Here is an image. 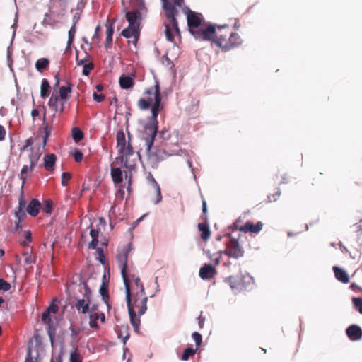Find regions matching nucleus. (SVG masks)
<instances>
[{"label":"nucleus","mask_w":362,"mask_h":362,"mask_svg":"<svg viewBox=\"0 0 362 362\" xmlns=\"http://www.w3.org/2000/svg\"><path fill=\"white\" fill-rule=\"evenodd\" d=\"M100 231L98 229L92 228L90 231V235L92 240L88 243L89 249H95L98 245V236Z\"/></svg>","instance_id":"nucleus-28"},{"label":"nucleus","mask_w":362,"mask_h":362,"mask_svg":"<svg viewBox=\"0 0 362 362\" xmlns=\"http://www.w3.org/2000/svg\"><path fill=\"white\" fill-rule=\"evenodd\" d=\"M124 188V185H121L117 192V196L119 197L121 199H123L124 197L125 192Z\"/></svg>","instance_id":"nucleus-52"},{"label":"nucleus","mask_w":362,"mask_h":362,"mask_svg":"<svg viewBox=\"0 0 362 362\" xmlns=\"http://www.w3.org/2000/svg\"><path fill=\"white\" fill-rule=\"evenodd\" d=\"M6 130L2 125H0V141L5 139Z\"/></svg>","instance_id":"nucleus-57"},{"label":"nucleus","mask_w":362,"mask_h":362,"mask_svg":"<svg viewBox=\"0 0 362 362\" xmlns=\"http://www.w3.org/2000/svg\"><path fill=\"white\" fill-rule=\"evenodd\" d=\"M126 19L131 27H140L141 21L142 19L141 13L138 9L128 11L125 14Z\"/></svg>","instance_id":"nucleus-13"},{"label":"nucleus","mask_w":362,"mask_h":362,"mask_svg":"<svg viewBox=\"0 0 362 362\" xmlns=\"http://www.w3.org/2000/svg\"><path fill=\"white\" fill-rule=\"evenodd\" d=\"M196 353V349H194L192 348H187L186 349L184 350L182 354V356H181V359L182 361H187L189 357L194 356Z\"/></svg>","instance_id":"nucleus-35"},{"label":"nucleus","mask_w":362,"mask_h":362,"mask_svg":"<svg viewBox=\"0 0 362 362\" xmlns=\"http://www.w3.org/2000/svg\"><path fill=\"white\" fill-rule=\"evenodd\" d=\"M78 290L83 293V296L82 298H76V303L74 307L78 313L86 314L89 311V307L91 304L90 295L91 291L89 288L86 282H82L78 285Z\"/></svg>","instance_id":"nucleus-10"},{"label":"nucleus","mask_w":362,"mask_h":362,"mask_svg":"<svg viewBox=\"0 0 362 362\" xmlns=\"http://www.w3.org/2000/svg\"><path fill=\"white\" fill-rule=\"evenodd\" d=\"M33 119H35L36 117H38L40 119H42V127L44 129L45 136L43 137V146H45L47 143V138L49 137L51 132V127H49V124L46 122V115H32Z\"/></svg>","instance_id":"nucleus-19"},{"label":"nucleus","mask_w":362,"mask_h":362,"mask_svg":"<svg viewBox=\"0 0 362 362\" xmlns=\"http://www.w3.org/2000/svg\"><path fill=\"white\" fill-rule=\"evenodd\" d=\"M94 68V65L93 63H88V64H86L83 66V74L84 76H88L90 74V70L93 69Z\"/></svg>","instance_id":"nucleus-41"},{"label":"nucleus","mask_w":362,"mask_h":362,"mask_svg":"<svg viewBox=\"0 0 362 362\" xmlns=\"http://www.w3.org/2000/svg\"><path fill=\"white\" fill-rule=\"evenodd\" d=\"M163 1H164L163 8L165 10L167 18V21L164 23L165 35L167 40L174 42L175 35L180 36V29L176 20L178 11L175 6H181L184 0H173L174 4L168 2L166 0Z\"/></svg>","instance_id":"nucleus-5"},{"label":"nucleus","mask_w":362,"mask_h":362,"mask_svg":"<svg viewBox=\"0 0 362 362\" xmlns=\"http://www.w3.org/2000/svg\"><path fill=\"white\" fill-rule=\"evenodd\" d=\"M199 230L201 232L200 237L203 240H207L211 235V231L209 225L205 223H199L198 224Z\"/></svg>","instance_id":"nucleus-26"},{"label":"nucleus","mask_w":362,"mask_h":362,"mask_svg":"<svg viewBox=\"0 0 362 362\" xmlns=\"http://www.w3.org/2000/svg\"><path fill=\"white\" fill-rule=\"evenodd\" d=\"M33 144V139L29 138L25 141V144L21 148L18 159L23 163L19 175L20 179L22 180V187L25 183L28 175L33 172L40 157V153L38 151H35L31 147Z\"/></svg>","instance_id":"nucleus-3"},{"label":"nucleus","mask_w":362,"mask_h":362,"mask_svg":"<svg viewBox=\"0 0 362 362\" xmlns=\"http://www.w3.org/2000/svg\"><path fill=\"white\" fill-rule=\"evenodd\" d=\"M228 280L230 287L235 293L247 290L251 284H253V279L250 276L241 274L236 276H230Z\"/></svg>","instance_id":"nucleus-11"},{"label":"nucleus","mask_w":362,"mask_h":362,"mask_svg":"<svg viewBox=\"0 0 362 362\" xmlns=\"http://www.w3.org/2000/svg\"><path fill=\"white\" fill-rule=\"evenodd\" d=\"M50 86L49 81L46 78H43L40 87V96L45 98L49 96Z\"/></svg>","instance_id":"nucleus-31"},{"label":"nucleus","mask_w":362,"mask_h":362,"mask_svg":"<svg viewBox=\"0 0 362 362\" xmlns=\"http://www.w3.org/2000/svg\"><path fill=\"white\" fill-rule=\"evenodd\" d=\"M158 115H152L148 123L144 127V139L146 146L148 159L153 167H157L159 162L173 155L163 148H154L153 144L158 132Z\"/></svg>","instance_id":"nucleus-2"},{"label":"nucleus","mask_w":362,"mask_h":362,"mask_svg":"<svg viewBox=\"0 0 362 362\" xmlns=\"http://www.w3.org/2000/svg\"><path fill=\"white\" fill-rule=\"evenodd\" d=\"M40 207V202L36 199H33L26 207V211L31 216L35 217L37 216Z\"/></svg>","instance_id":"nucleus-21"},{"label":"nucleus","mask_w":362,"mask_h":362,"mask_svg":"<svg viewBox=\"0 0 362 362\" xmlns=\"http://www.w3.org/2000/svg\"><path fill=\"white\" fill-rule=\"evenodd\" d=\"M263 224L261 221H258L256 224H254L252 221H247L244 226L241 228V232L245 233H258L262 230Z\"/></svg>","instance_id":"nucleus-18"},{"label":"nucleus","mask_w":362,"mask_h":362,"mask_svg":"<svg viewBox=\"0 0 362 362\" xmlns=\"http://www.w3.org/2000/svg\"><path fill=\"white\" fill-rule=\"evenodd\" d=\"M112 42V36L109 37V36L106 35L105 42V47L106 49L111 47Z\"/></svg>","instance_id":"nucleus-53"},{"label":"nucleus","mask_w":362,"mask_h":362,"mask_svg":"<svg viewBox=\"0 0 362 362\" xmlns=\"http://www.w3.org/2000/svg\"><path fill=\"white\" fill-rule=\"evenodd\" d=\"M94 100L96 102H102L105 99V95L102 93H97L96 92L93 93V95Z\"/></svg>","instance_id":"nucleus-51"},{"label":"nucleus","mask_w":362,"mask_h":362,"mask_svg":"<svg viewBox=\"0 0 362 362\" xmlns=\"http://www.w3.org/2000/svg\"><path fill=\"white\" fill-rule=\"evenodd\" d=\"M234 21H235V23H234V28H235V30H238V29L240 28V22H239L238 20H236V19H235Z\"/></svg>","instance_id":"nucleus-64"},{"label":"nucleus","mask_w":362,"mask_h":362,"mask_svg":"<svg viewBox=\"0 0 362 362\" xmlns=\"http://www.w3.org/2000/svg\"><path fill=\"white\" fill-rule=\"evenodd\" d=\"M75 34H76V22L73 24V25L71 26V28H70L69 31V40H68V45H70L73 40H74V36H75Z\"/></svg>","instance_id":"nucleus-39"},{"label":"nucleus","mask_w":362,"mask_h":362,"mask_svg":"<svg viewBox=\"0 0 362 362\" xmlns=\"http://www.w3.org/2000/svg\"><path fill=\"white\" fill-rule=\"evenodd\" d=\"M346 333L351 341H358L362 338V329L356 325H350L346 329Z\"/></svg>","instance_id":"nucleus-16"},{"label":"nucleus","mask_w":362,"mask_h":362,"mask_svg":"<svg viewBox=\"0 0 362 362\" xmlns=\"http://www.w3.org/2000/svg\"><path fill=\"white\" fill-rule=\"evenodd\" d=\"M199 328H202L204 322V318L202 316V314L197 318Z\"/></svg>","instance_id":"nucleus-58"},{"label":"nucleus","mask_w":362,"mask_h":362,"mask_svg":"<svg viewBox=\"0 0 362 362\" xmlns=\"http://www.w3.org/2000/svg\"><path fill=\"white\" fill-rule=\"evenodd\" d=\"M119 86L122 89H129L132 88L134 84V80L132 76L122 75L119 79Z\"/></svg>","instance_id":"nucleus-23"},{"label":"nucleus","mask_w":362,"mask_h":362,"mask_svg":"<svg viewBox=\"0 0 362 362\" xmlns=\"http://www.w3.org/2000/svg\"><path fill=\"white\" fill-rule=\"evenodd\" d=\"M202 18V16L201 13L189 10L187 16L188 27L191 30L193 28H197L201 24Z\"/></svg>","instance_id":"nucleus-14"},{"label":"nucleus","mask_w":362,"mask_h":362,"mask_svg":"<svg viewBox=\"0 0 362 362\" xmlns=\"http://www.w3.org/2000/svg\"><path fill=\"white\" fill-rule=\"evenodd\" d=\"M89 317V326L93 329H98L99 325L98 320H99V312L98 313H88Z\"/></svg>","instance_id":"nucleus-32"},{"label":"nucleus","mask_w":362,"mask_h":362,"mask_svg":"<svg viewBox=\"0 0 362 362\" xmlns=\"http://www.w3.org/2000/svg\"><path fill=\"white\" fill-rule=\"evenodd\" d=\"M350 288L353 290V291H362V288L358 286V285H356V284H352L351 286H350Z\"/></svg>","instance_id":"nucleus-62"},{"label":"nucleus","mask_w":362,"mask_h":362,"mask_svg":"<svg viewBox=\"0 0 362 362\" xmlns=\"http://www.w3.org/2000/svg\"><path fill=\"white\" fill-rule=\"evenodd\" d=\"M333 271L334 272L335 277L338 281L344 284H347L349 282V275L344 270L338 267L334 266L333 267Z\"/></svg>","instance_id":"nucleus-24"},{"label":"nucleus","mask_w":362,"mask_h":362,"mask_svg":"<svg viewBox=\"0 0 362 362\" xmlns=\"http://www.w3.org/2000/svg\"><path fill=\"white\" fill-rule=\"evenodd\" d=\"M110 174L112 181L115 184H119L122 182V172L120 168H112Z\"/></svg>","instance_id":"nucleus-29"},{"label":"nucleus","mask_w":362,"mask_h":362,"mask_svg":"<svg viewBox=\"0 0 362 362\" xmlns=\"http://www.w3.org/2000/svg\"><path fill=\"white\" fill-rule=\"evenodd\" d=\"M11 284L4 279H0V291H8L11 289Z\"/></svg>","instance_id":"nucleus-40"},{"label":"nucleus","mask_w":362,"mask_h":362,"mask_svg":"<svg viewBox=\"0 0 362 362\" xmlns=\"http://www.w3.org/2000/svg\"><path fill=\"white\" fill-rule=\"evenodd\" d=\"M72 87V83L67 82L66 86L59 87V95L52 93L48 103L52 111L62 112L64 110V103L68 95L71 92Z\"/></svg>","instance_id":"nucleus-8"},{"label":"nucleus","mask_w":362,"mask_h":362,"mask_svg":"<svg viewBox=\"0 0 362 362\" xmlns=\"http://www.w3.org/2000/svg\"><path fill=\"white\" fill-rule=\"evenodd\" d=\"M84 135L83 132L78 127L72 129V137L75 142H78L83 139Z\"/></svg>","instance_id":"nucleus-33"},{"label":"nucleus","mask_w":362,"mask_h":362,"mask_svg":"<svg viewBox=\"0 0 362 362\" xmlns=\"http://www.w3.org/2000/svg\"><path fill=\"white\" fill-rule=\"evenodd\" d=\"M192 338L194 340L197 346H199L202 340V335L199 333L195 332L192 334Z\"/></svg>","instance_id":"nucleus-46"},{"label":"nucleus","mask_w":362,"mask_h":362,"mask_svg":"<svg viewBox=\"0 0 362 362\" xmlns=\"http://www.w3.org/2000/svg\"><path fill=\"white\" fill-rule=\"evenodd\" d=\"M132 250V245L127 244L121 248L117 255V259L121 270V274L125 286L126 300L130 322L136 332H139L140 317L147 310L148 297L146 293H132L129 284V276L132 275L128 269L127 257Z\"/></svg>","instance_id":"nucleus-1"},{"label":"nucleus","mask_w":362,"mask_h":362,"mask_svg":"<svg viewBox=\"0 0 362 362\" xmlns=\"http://www.w3.org/2000/svg\"><path fill=\"white\" fill-rule=\"evenodd\" d=\"M100 312L98 304H90L88 313H98Z\"/></svg>","instance_id":"nucleus-56"},{"label":"nucleus","mask_w":362,"mask_h":362,"mask_svg":"<svg viewBox=\"0 0 362 362\" xmlns=\"http://www.w3.org/2000/svg\"><path fill=\"white\" fill-rule=\"evenodd\" d=\"M147 180L152 185V186L153 187V188L156 190V198L153 201V202H154L155 204H157L159 202H160L161 200H162V195H161L160 187L158 183L156 182V180H155V178L153 177V175L151 173H148V175L147 176Z\"/></svg>","instance_id":"nucleus-20"},{"label":"nucleus","mask_w":362,"mask_h":362,"mask_svg":"<svg viewBox=\"0 0 362 362\" xmlns=\"http://www.w3.org/2000/svg\"><path fill=\"white\" fill-rule=\"evenodd\" d=\"M113 33H114V30H113V28H112V25H110L107 28V31H106V35L107 36H112L113 35Z\"/></svg>","instance_id":"nucleus-59"},{"label":"nucleus","mask_w":362,"mask_h":362,"mask_svg":"<svg viewBox=\"0 0 362 362\" xmlns=\"http://www.w3.org/2000/svg\"><path fill=\"white\" fill-rule=\"evenodd\" d=\"M74 160L76 162L79 163L83 160V154L79 150H76L73 154Z\"/></svg>","instance_id":"nucleus-47"},{"label":"nucleus","mask_w":362,"mask_h":362,"mask_svg":"<svg viewBox=\"0 0 362 362\" xmlns=\"http://www.w3.org/2000/svg\"><path fill=\"white\" fill-rule=\"evenodd\" d=\"M229 43L228 44V49L238 47L242 44V40L239 35L235 33H231L228 40Z\"/></svg>","instance_id":"nucleus-27"},{"label":"nucleus","mask_w":362,"mask_h":362,"mask_svg":"<svg viewBox=\"0 0 362 362\" xmlns=\"http://www.w3.org/2000/svg\"><path fill=\"white\" fill-rule=\"evenodd\" d=\"M71 178V174L69 173H63L62 175V185L66 186L68 185L67 181Z\"/></svg>","instance_id":"nucleus-43"},{"label":"nucleus","mask_w":362,"mask_h":362,"mask_svg":"<svg viewBox=\"0 0 362 362\" xmlns=\"http://www.w3.org/2000/svg\"><path fill=\"white\" fill-rule=\"evenodd\" d=\"M121 35L127 39L134 37V44L136 45L140 35V28L136 27H131L128 25L127 28L124 29Z\"/></svg>","instance_id":"nucleus-17"},{"label":"nucleus","mask_w":362,"mask_h":362,"mask_svg":"<svg viewBox=\"0 0 362 362\" xmlns=\"http://www.w3.org/2000/svg\"><path fill=\"white\" fill-rule=\"evenodd\" d=\"M18 204L19 205L18 208L25 209L26 202L25 201L22 195L18 199Z\"/></svg>","instance_id":"nucleus-54"},{"label":"nucleus","mask_w":362,"mask_h":362,"mask_svg":"<svg viewBox=\"0 0 362 362\" xmlns=\"http://www.w3.org/2000/svg\"><path fill=\"white\" fill-rule=\"evenodd\" d=\"M127 265L128 269L130 271V274H132L129 276V284L130 285L131 291L132 293H145L144 287L141 283L139 277L135 276L132 265H129L128 264Z\"/></svg>","instance_id":"nucleus-12"},{"label":"nucleus","mask_w":362,"mask_h":362,"mask_svg":"<svg viewBox=\"0 0 362 362\" xmlns=\"http://www.w3.org/2000/svg\"><path fill=\"white\" fill-rule=\"evenodd\" d=\"M99 319L102 323L105 322V315L103 313L99 312Z\"/></svg>","instance_id":"nucleus-63"},{"label":"nucleus","mask_w":362,"mask_h":362,"mask_svg":"<svg viewBox=\"0 0 362 362\" xmlns=\"http://www.w3.org/2000/svg\"><path fill=\"white\" fill-rule=\"evenodd\" d=\"M216 274L215 267L209 264H205L199 269V276L203 280H209Z\"/></svg>","instance_id":"nucleus-15"},{"label":"nucleus","mask_w":362,"mask_h":362,"mask_svg":"<svg viewBox=\"0 0 362 362\" xmlns=\"http://www.w3.org/2000/svg\"><path fill=\"white\" fill-rule=\"evenodd\" d=\"M116 140L117 148L122 158V162L124 163V166L127 167L128 158L134 153V148L130 143V138L129 137V141L127 142L124 132L119 130L117 132Z\"/></svg>","instance_id":"nucleus-9"},{"label":"nucleus","mask_w":362,"mask_h":362,"mask_svg":"<svg viewBox=\"0 0 362 362\" xmlns=\"http://www.w3.org/2000/svg\"><path fill=\"white\" fill-rule=\"evenodd\" d=\"M352 302L358 311L362 314V298H353Z\"/></svg>","instance_id":"nucleus-38"},{"label":"nucleus","mask_w":362,"mask_h":362,"mask_svg":"<svg viewBox=\"0 0 362 362\" xmlns=\"http://www.w3.org/2000/svg\"><path fill=\"white\" fill-rule=\"evenodd\" d=\"M57 156L54 153L45 155L44 157L45 168L48 171H53L54 169Z\"/></svg>","instance_id":"nucleus-25"},{"label":"nucleus","mask_w":362,"mask_h":362,"mask_svg":"<svg viewBox=\"0 0 362 362\" xmlns=\"http://www.w3.org/2000/svg\"><path fill=\"white\" fill-rule=\"evenodd\" d=\"M50 314L47 310L43 312L41 318L44 323H49L51 322Z\"/></svg>","instance_id":"nucleus-45"},{"label":"nucleus","mask_w":362,"mask_h":362,"mask_svg":"<svg viewBox=\"0 0 362 362\" xmlns=\"http://www.w3.org/2000/svg\"><path fill=\"white\" fill-rule=\"evenodd\" d=\"M21 221H22V220H21V219H16V221H15V230H17L19 228H21Z\"/></svg>","instance_id":"nucleus-61"},{"label":"nucleus","mask_w":362,"mask_h":362,"mask_svg":"<svg viewBox=\"0 0 362 362\" xmlns=\"http://www.w3.org/2000/svg\"><path fill=\"white\" fill-rule=\"evenodd\" d=\"M202 212L204 214H206L207 212V208H206V202L204 199H202Z\"/></svg>","instance_id":"nucleus-60"},{"label":"nucleus","mask_w":362,"mask_h":362,"mask_svg":"<svg viewBox=\"0 0 362 362\" xmlns=\"http://www.w3.org/2000/svg\"><path fill=\"white\" fill-rule=\"evenodd\" d=\"M137 105L142 111L151 110V113L163 111L164 104L161 102L160 88L158 81L153 86L145 90L144 96L138 100Z\"/></svg>","instance_id":"nucleus-4"},{"label":"nucleus","mask_w":362,"mask_h":362,"mask_svg":"<svg viewBox=\"0 0 362 362\" xmlns=\"http://www.w3.org/2000/svg\"><path fill=\"white\" fill-rule=\"evenodd\" d=\"M96 252L98 253L99 256V260L102 264L105 263V258L103 252V250L102 248H99L96 247Z\"/></svg>","instance_id":"nucleus-48"},{"label":"nucleus","mask_w":362,"mask_h":362,"mask_svg":"<svg viewBox=\"0 0 362 362\" xmlns=\"http://www.w3.org/2000/svg\"><path fill=\"white\" fill-rule=\"evenodd\" d=\"M49 64V61L47 58H40L37 59L35 62V69L39 72H42L46 70Z\"/></svg>","instance_id":"nucleus-30"},{"label":"nucleus","mask_w":362,"mask_h":362,"mask_svg":"<svg viewBox=\"0 0 362 362\" xmlns=\"http://www.w3.org/2000/svg\"><path fill=\"white\" fill-rule=\"evenodd\" d=\"M245 216L246 214L243 217L240 216L230 228L232 230V233L228 234V238H230V243H228V256L238 258L243 255V250L239 244L238 238L240 237L241 228L245 224L243 219Z\"/></svg>","instance_id":"nucleus-7"},{"label":"nucleus","mask_w":362,"mask_h":362,"mask_svg":"<svg viewBox=\"0 0 362 362\" xmlns=\"http://www.w3.org/2000/svg\"><path fill=\"white\" fill-rule=\"evenodd\" d=\"M226 28V25H209L205 28L197 30H191L192 34L197 40L211 41L213 46L221 48L222 51L226 49V44L223 35L219 34L218 30Z\"/></svg>","instance_id":"nucleus-6"},{"label":"nucleus","mask_w":362,"mask_h":362,"mask_svg":"<svg viewBox=\"0 0 362 362\" xmlns=\"http://www.w3.org/2000/svg\"><path fill=\"white\" fill-rule=\"evenodd\" d=\"M25 362H39V361L37 360V358H33L32 357V352H31V349H28V351H27V355H26V358H25Z\"/></svg>","instance_id":"nucleus-49"},{"label":"nucleus","mask_w":362,"mask_h":362,"mask_svg":"<svg viewBox=\"0 0 362 362\" xmlns=\"http://www.w3.org/2000/svg\"><path fill=\"white\" fill-rule=\"evenodd\" d=\"M69 362H82V357L76 349L71 352Z\"/></svg>","instance_id":"nucleus-36"},{"label":"nucleus","mask_w":362,"mask_h":362,"mask_svg":"<svg viewBox=\"0 0 362 362\" xmlns=\"http://www.w3.org/2000/svg\"><path fill=\"white\" fill-rule=\"evenodd\" d=\"M104 279H105V276H104ZM100 293L102 296V298L104 303L107 305L108 309L110 308V305L109 303V290H108V283L104 280L100 287Z\"/></svg>","instance_id":"nucleus-22"},{"label":"nucleus","mask_w":362,"mask_h":362,"mask_svg":"<svg viewBox=\"0 0 362 362\" xmlns=\"http://www.w3.org/2000/svg\"><path fill=\"white\" fill-rule=\"evenodd\" d=\"M52 202L51 200H46L42 206V210L47 214H51L52 211Z\"/></svg>","instance_id":"nucleus-37"},{"label":"nucleus","mask_w":362,"mask_h":362,"mask_svg":"<svg viewBox=\"0 0 362 362\" xmlns=\"http://www.w3.org/2000/svg\"><path fill=\"white\" fill-rule=\"evenodd\" d=\"M56 300H57L54 299L52 304L47 309L50 313H56L58 311V306L54 303Z\"/></svg>","instance_id":"nucleus-50"},{"label":"nucleus","mask_w":362,"mask_h":362,"mask_svg":"<svg viewBox=\"0 0 362 362\" xmlns=\"http://www.w3.org/2000/svg\"><path fill=\"white\" fill-rule=\"evenodd\" d=\"M23 256L24 257V263L25 264H32L35 263L36 257L35 255H32V254L28 251L24 252Z\"/></svg>","instance_id":"nucleus-34"},{"label":"nucleus","mask_w":362,"mask_h":362,"mask_svg":"<svg viewBox=\"0 0 362 362\" xmlns=\"http://www.w3.org/2000/svg\"><path fill=\"white\" fill-rule=\"evenodd\" d=\"M15 216L16 219L23 220L25 216V212L24 209L18 208L17 210L15 211Z\"/></svg>","instance_id":"nucleus-44"},{"label":"nucleus","mask_w":362,"mask_h":362,"mask_svg":"<svg viewBox=\"0 0 362 362\" xmlns=\"http://www.w3.org/2000/svg\"><path fill=\"white\" fill-rule=\"evenodd\" d=\"M24 238L25 239V240L23 241L21 243V245L24 247L27 246L28 245V242H31L32 241V234H31V232L28 230V231H25L24 232Z\"/></svg>","instance_id":"nucleus-42"},{"label":"nucleus","mask_w":362,"mask_h":362,"mask_svg":"<svg viewBox=\"0 0 362 362\" xmlns=\"http://www.w3.org/2000/svg\"><path fill=\"white\" fill-rule=\"evenodd\" d=\"M88 56H86L85 58L80 59L78 55H76L77 64L84 66L85 64H86V62L88 61Z\"/></svg>","instance_id":"nucleus-55"}]
</instances>
